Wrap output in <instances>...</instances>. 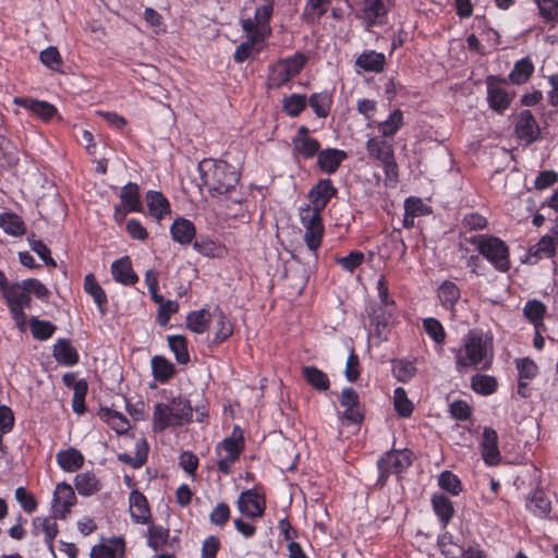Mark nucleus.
Here are the masks:
<instances>
[{
	"mask_svg": "<svg viewBox=\"0 0 558 558\" xmlns=\"http://www.w3.org/2000/svg\"><path fill=\"white\" fill-rule=\"evenodd\" d=\"M526 509L538 518H547L551 512V501L546 493L536 487L527 497Z\"/></svg>",
	"mask_w": 558,
	"mask_h": 558,
	"instance_id": "obj_24",
	"label": "nucleus"
},
{
	"mask_svg": "<svg viewBox=\"0 0 558 558\" xmlns=\"http://www.w3.org/2000/svg\"><path fill=\"white\" fill-rule=\"evenodd\" d=\"M111 274L117 282L124 286H132L137 282L138 277L132 268V262L129 256H123L111 265Z\"/></svg>",
	"mask_w": 558,
	"mask_h": 558,
	"instance_id": "obj_25",
	"label": "nucleus"
},
{
	"mask_svg": "<svg viewBox=\"0 0 558 558\" xmlns=\"http://www.w3.org/2000/svg\"><path fill=\"white\" fill-rule=\"evenodd\" d=\"M316 158L317 167L323 173L333 174L348 158V154L345 150L338 148H325L319 151Z\"/></svg>",
	"mask_w": 558,
	"mask_h": 558,
	"instance_id": "obj_16",
	"label": "nucleus"
},
{
	"mask_svg": "<svg viewBox=\"0 0 558 558\" xmlns=\"http://www.w3.org/2000/svg\"><path fill=\"white\" fill-rule=\"evenodd\" d=\"M146 202L150 215L158 220L171 213L170 203L160 192L149 191L146 195Z\"/></svg>",
	"mask_w": 558,
	"mask_h": 558,
	"instance_id": "obj_38",
	"label": "nucleus"
},
{
	"mask_svg": "<svg viewBox=\"0 0 558 558\" xmlns=\"http://www.w3.org/2000/svg\"><path fill=\"white\" fill-rule=\"evenodd\" d=\"M393 377L400 383L410 381L416 374L415 365L405 360H396L392 362Z\"/></svg>",
	"mask_w": 558,
	"mask_h": 558,
	"instance_id": "obj_59",
	"label": "nucleus"
},
{
	"mask_svg": "<svg viewBox=\"0 0 558 558\" xmlns=\"http://www.w3.org/2000/svg\"><path fill=\"white\" fill-rule=\"evenodd\" d=\"M413 463V452L410 449H390L377 460L378 477L376 485L383 488L391 475H400Z\"/></svg>",
	"mask_w": 558,
	"mask_h": 558,
	"instance_id": "obj_5",
	"label": "nucleus"
},
{
	"mask_svg": "<svg viewBox=\"0 0 558 558\" xmlns=\"http://www.w3.org/2000/svg\"><path fill=\"white\" fill-rule=\"evenodd\" d=\"M488 219L478 213H469L463 216L460 222V234L482 231L487 229Z\"/></svg>",
	"mask_w": 558,
	"mask_h": 558,
	"instance_id": "obj_50",
	"label": "nucleus"
},
{
	"mask_svg": "<svg viewBox=\"0 0 558 558\" xmlns=\"http://www.w3.org/2000/svg\"><path fill=\"white\" fill-rule=\"evenodd\" d=\"M174 399H171L170 402H157L155 404L154 414H153V426L155 432H162L167 427L171 426L174 412L173 407Z\"/></svg>",
	"mask_w": 558,
	"mask_h": 558,
	"instance_id": "obj_29",
	"label": "nucleus"
},
{
	"mask_svg": "<svg viewBox=\"0 0 558 558\" xmlns=\"http://www.w3.org/2000/svg\"><path fill=\"white\" fill-rule=\"evenodd\" d=\"M485 85L488 108L497 114H505L514 100L515 92L507 89V78L501 75H487Z\"/></svg>",
	"mask_w": 558,
	"mask_h": 558,
	"instance_id": "obj_7",
	"label": "nucleus"
},
{
	"mask_svg": "<svg viewBox=\"0 0 558 558\" xmlns=\"http://www.w3.org/2000/svg\"><path fill=\"white\" fill-rule=\"evenodd\" d=\"M194 170L211 197L226 196L234 204L244 201V194L238 189L241 174L234 166L222 159L205 158Z\"/></svg>",
	"mask_w": 558,
	"mask_h": 558,
	"instance_id": "obj_2",
	"label": "nucleus"
},
{
	"mask_svg": "<svg viewBox=\"0 0 558 558\" xmlns=\"http://www.w3.org/2000/svg\"><path fill=\"white\" fill-rule=\"evenodd\" d=\"M148 456V444L146 439L142 438L136 441L135 445V456H131L129 453H119L118 460L122 463L131 465L133 469L142 468L146 461Z\"/></svg>",
	"mask_w": 558,
	"mask_h": 558,
	"instance_id": "obj_41",
	"label": "nucleus"
},
{
	"mask_svg": "<svg viewBox=\"0 0 558 558\" xmlns=\"http://www.w3.org/2000/svg\"><path fill=\"white\" fill-rule=\"evenodd\" d=\"M514 364L519 379L533 380L538 375V365L531 357L515 359Z\"/></svg>",
	"mask_w": 558,
	"mask_h": 558,
	"instance_id": "obj_60",
	"label": "nucleus"
},
{
	"mask_svg": "<svg viewBox=\"0 0 558 558\" xmlns=\"http://www.w3.org/2000/svg\"><path fill=\"white\" fill-rule=\"evenodd\" d=\"M211 320H214V338L215 345L221 344L233 335V325L228 316L219 308L213 311Z\"/></svg>",
	"mask_w": 558,
	"mask_h": 558,
	"instance_id": "obj_20",
	"label": "nucleus"
},
{
	"mask_svg": "<svg viewBox=\"0 0 558 558\" xmlns=\"http://www.w3.org/2000/svg\"><path fill=\"white\" fill-rule=\"evenodd\" d=\"M464 242L476 247L496 271L506 274L511 269V257L509 245L499 236L483 233L465 236Z\"/></svg>",
	"mask_w": 558,
	"mask_h": 558,
	"instance_id": "obj_3",
	"label": "nucleus"
},
{
	"mask_svg": "<svg viewBox=\"0 0 558 558\" xmlns=\"http://www.w3.org/2000/svg\"><path fill=\"white\" fill-rule=\"evenodd\" d=\"M437 299L441 307L454 315L457 304L461 299V289L451 280H444L436 290Z\"/></svg>",
	"mask_w": 558,
	"mask_h": 558,
	"instance_id": "obj_17",
	"label": "nucleus"
},
{
	"mask_svg": "<svg viewBox=\"0 0 558 558\" xmlns=\"http://www.w3.org/2000/svg\"><path fill=\"white\" fill-rule=\"evenodd\" d=\"M558 248V222L544 234L534 245L529 247L527 254L534 257L535 262L544 258L551 259L556 256Z\"/></svg>",
	"mask_w": 558,
	"mask_h": 558,
	"instance_id": "obj_12",
	"label": "nucleus"
},
{
	"mask_svg": "<svg viewBox=\"0 0 558 558\" xmlns=\"http://www.w3.org/2000/svg\"><path fill=\"white\" fill-rule=\"evenodd\" d=\"M54 514L52 517H36L33 519V527H34V535H39L43 533L45 535V542L50 543L53 542L56 536L59 533L58 524L56 522Z\"/></svg>",
	"mask_w": 558,
	"mask_h": 558,
	"instance_id": "obj_36",
	"label": "nucleus"
},
{
	"mask_svg": "<svg viewBox=\"0 0 558 558\" xmlns=\"http://www.w3.org/2000/svg\"><path fill=\"white\" fill-rule=\"evenodd\" d=\"M99 416L118 434H125L131 428L129 420L122 413L116 410L101 408Z\"/></svg>",
	"mask_w": 558,
	"mask_h": 558,
	"instance_id": "obj_43",
	"label": "nucleus"
},
{
	"mask_svg": "<svg viewBox=\"0 0 558 558\" xmlns=\"http://www.w3.org/2000/svg\"><path fill=\"white\" fill-rule=\"evenodd\" d=\"M84 290L92 295L99 311L104 314L107 305V295L104 289L97 282L93 274H88L84 278Z\"/></svg>",
	"mask_w": 558,
	"mask_h": 558,
	"instance_id": "obj_46",
	"label": "nucleus"
},
{
	"mask_svg": "<svg viewBox=\"0 0 558 558\" xmlns=\"http://www.w3.org/2000/svg\"><path fill=\"white\" fill-rule=\"evenodd\" d=\"M386 65V57L383 52L368 49L364 50L356 59L355 66L363 72L381 73Z\"/></svg>",
	"mask_w": 558,
	"mask_h": 558,
	"instance_id": "obj_23",
	"label": "nucleus"
},
{
	"mask_svg": "<svg viewBox=\"0 0 558 558\" xmlns=\"http://www.w3.org/2000/svg\"><path fill=\"white\" fill-rule=\"evenodd\" d=\"M523 314L530 323L541 324L546 315V306L539 300H529L523 307Z\"/></svg>",
	"mask_w": 558,
	"mask_h": 558,
	"instance_id": "obj_61",
	"label": "nucleus"
},
{
	"mask_svg": "<svg viewBox=\"0 0 558 558\" xmlns=\"http://www.w3.org/2000/svg\"><path fill=\"white\" fill-rule=\"evenodd\" d=\"M333 0H307L303 10V19L307 24H316L327 13Z\"/></svg>",
	"mask_w": 558,
	"mask_h": 558,
	"instance_id": "obj_39",
	"label": "nucleus"
},
{
	"mask_svg": "<svg viewBox=\"0 0 558 558\" xmlns=\"http://www.w3.org/2000/svg\"><path fill=\"white\" fill-rule=\"evenodd\" d=\"M545 22L558 23V0H534Z\"/></svg>",
	"mask_w": 558,
	"mask_h": 558,
	"instance_id": "obj_64",
	"label": "nucleus"
},
{
	"mask_svg": "<svg viewBox=\"0 0 558 558\" xmlns=\"http://www.w3.org/2000/svg\"><path fill=\"white\" fill-rule=\"evenodd\" d=\"M393 409L399 417L408 418L414 411L413 402L408 398L403 387H397L393 390Z\"/></svg>",
	"mask_w": 558,
	"mask_h": 558,
	"instance_id": "obj_49",
	"label": "nucleus"
},
{
	"mask_svg": "<svg viewBox=\"0 0 558 558\" xmlns=\"http://www.w3.org/2000/svg\"><path fill=\"white\" fill-rule=\"evenodd\" d=\"M56 329L57 327L48 320H40L36 317L31 318L32 335L37 340L49 339Z\"/></svg>",
	"mask_w": 558,
	"mask_h": 558,
	"instance_id": "obj_62",
	"label": "nucleus"
},
{
	"mask_svg": "<svg viewBox=\"0 0 558 558\" xmlns=\"http://www.w3.org/2000/svg\"><path fill=\"white\" fill-rule=\"evenodd\" d=\"M196 238L195 225L185 218L177 217V243L191 244Z\"/></svg>",
	"mask_w": 558,
	"mask_h": 558,
	"instance_id": "obj_58",
	"label": "nucleus"
},
{
	"mask_svg": "<svg viewBox=\"0 0 558 558\" xmlns=\"http://www.w3.org/2000/svg\"><path fill=\"white\" fill-rule=\"evenodd\" d=\"M213 313L206 310L191 312L186 316L187 328L195 333H204L209 327Z\"/></svg>",
	"mask_w": 558,
	"mask_h": 558,
	"instance_id": "obj_48",
	"label": "nucleus"
},
{
	"mask_svg": "<svg viewBox=\"0 0 558 558\" xmlns=\"http://www.w3.org/2000/svg\"><path fill=\"white\" fill-rule=\"evenodd\" d=\"M0 227L5 233L14 236L23 235L26 231L23 220L13 213L0 215Z\"/></svg>",
	"mask_w": 558,
	"mask_h": 558,
	"instance_id": "obj_53",
	"label": "nucleus"
},
{
	"mask_svg": "<svg viewBox=\"0 0 558 558\" xmlns=\"http://www.w3.org/2000/svg\"><path fill=\"white\" fill-rule=\"evenodd\" d=\"M150 364L154 378L160 383H166L174 374V365L161 355H155Z\"/></svg>",
	"mask_w": 558,
	"mask_h": 558,
	"instance_id": "obj_51",
	"label": "nucleus"
},
{
	"mask_svg": "<svg viewBox=\"0 0 558 558\" xmlns=\"http://www.w3.org/2000/svg\"><path fill=\"white\" fill-rule=\"evenodd\" d=\"M471 389L481 396H490L498 389L496 377L486 374H475L471 377Z\"/></svg>",
	"mask_w": 558,
	"mask_h": 558,
	"instance_id": "obj_42",
	"label": "nucleus"
},
{
	"mask_svg": "<svg viewBox=\"0 0 558 558\" xmlns=\"http://www.w3.org/2000/svg\"><path fill=\"white\" fill-rule=\"evenodd\" d=\"M361 19L369 26H380L387 22V16L391 8V0H362Z\"/></svg>",
	"mask_w": 558,
	"mask_h": 558,
	"instance_id": "obj_8",
	"label": "nucleus"
},
{
	"mask_svg": "<svg viewBox=\"0 0 558 558\" xmlns=\"http://www.w3.org/2000/svg\"><path fill=\"white\" fill-rule=\"evenodd\" d=\"M366 150L369 157L380 162L386 179L390 182L397 183L399 178V167L396 161L392 141L380 135L372 136L366 142Z\"/></svg>",
	"mask_w": 558,
	"mask_h": 558,
	"instance_id": "obj_6",
	"label": "nucleus"
},
{
	"mask_svg": "<svg viewBox=\"0 0 558 558\" xmlns=\"http://www.w3.org/2000/svg\"><path fill=\"white\" fill-rule=\"evenodd\" d=\"M76 502V496L71 485L66 483H59L56 486L52 498V510L59 519H65L70 512L71 507Z\"/></svg>",
	"mask_w": 558,
	"mask_h": 558,
	"instance_id": "obj_14",
	"label": "nucleus"
},
{
	"mask_svg": "<svg viewBox=\"0 0 558 558\" xmlns=\"http://www.w3.org/2000/svg\"><path fill=\"white\" fill-rule=\"evenodd\" d=\"M274 14V4L271 2H266L255 9L254 17L251 19V22L255 27L262 28L264 32H272L270 26V20Z\"/></svg>",
	"mask_w": 558,
	"mask_h": 558,
	"instance_id": "obj_54",
	"label": "nucleus"
},
{
	"mask_svg": "<svg viewBox=\"0 0 558 558\" xmlns=\"http://www.w3.org/2000/svg\"><path fill=\"white\" fill-rule=\"evenodd\" d=\"M404 125L403 111L399 108L393 109L385 121L378 122L377 128L380 136L393 140L395 135Z\"/></svg>",
	"mask_w": 558,
	"mask_h": 558,
	"instance_id": "obj_32",
	"label": "nucleus"
},
{
	"mask_svg": "<svg viewBox=\"0 0 558 558\" xmlns=\"http://www.w3.org/2000/svg\"><path fill=\"white\" fill-rule=\"evenodd\" d=\"M53 357L64 366H73L80 360L77 350L71 344V341L62 338L58 339L53 345Z\"/></svg>",
	"mask_w": 558,
	"mask_h": 558,
	"instance_id": "obj_28",
	"label": "nucleus"
},
{
	"mask_svg": "<svg viewBox=\"0 0 558 558\" xmlns=\"http://www.w3.org/2000/svg\"><path fill=\"white\" fill-rule=\"evenodd\" d=\"M74 483L77 493L82 496H90L100 489L98 478L90 472L77 474Z\"/></svg>",
	"mask_w": 558,
	"mask_h": 558,
	"instance_id": "obj_47",
	"label": "nucleus"
},
{
	"mask_svg": "<svg viewBox=\"0 0 558 558\" xmlns=\"http://www.w3.org/2000/svg\"><path fill=\"white\" fill-rule=\"evenodd\" d=\"M302 375L305 381L318 391H326L330 387L328 375L316 366H304Z\"/></svg>",
	"mask_w": 558,
	"mask_h": 558,
	"instance_id": "obj_40",
	"label": "nucleus"
},
{
	"mask_svg": "<svg viewBox=\"0 0 558 558\" xmlns=\"http://www.w3.org/2000/svg\"><path fill=\"white\" fill-rule=\"evenodd\" d=\"M7 301L8 306H31V295L26 290L24 280L10 286L9 289L2 294Z\"/></svg>",
	"mask_w": 558,
	"mask_h": 558,
	"instance_id": "obj_35",
	"label": "nucleus"
},
{
	"mask_svg": "<svg viewBox=\"0 0 558 558\" xmlns=\"http://www.w3.org/2000/svg\"><path fill=\"white\" fill-rule=\"evenodd\" d=\"M239 511L247 518H260L266 509V498L255 489L242 492L238 498Z\"/></svg>",
	"mask_w": 558,
	"mask_h": 558,
	"instance_id": "obj_10",
	"label": "nucleus"
},
{
	"mask_svg": "<svg viewBox=\"0 0 558 558\" xmlns=\"http://www.w3.org/2000/svg\"><path fill=\"white\" fill-rule=\"evenodd\" d=\"M432 508L442 529H447L448 524L454 517V507L451 499L444 494H434L430 499Z\"/></svg>",
	"mask_w": 558,
	"mask_h": 558,
	"instance_id": "obj_18",
	"label": "nucleus"
},
{
	"mask_svg": "<svg viewBox=\"0 0 558 558\" xmlns=\"http://www.w3.org/2000/svg\"><path fill=\"white\" fill-rule=\"evenodd\" d=\"M182 192L191 202H197L204 198L205 184L199 179V175L190 174L181 179Z\"/></svg>",
	"mask_w": 558,
	"mask_h": 558,
	"instance_id": "obj_44",
	"label": "nucleus"
},
{
	"mask_svg": "<svg viewBox=\"0 0 558 558\" xmlns=\"http://www.w3.org/2000/svg\"><path fill=\"white\" fill-rule=\"evenodd\" d=\"M450 351L459 374L471 369L488 371L494 360V337L490 331L473 328L461 338L460 345Z\"/></svg>",
	"mask_w": 558,
	"mask_h": 558,
	"instance_id": "obj_1",
	"label": "nucleus"
},
{
	"mask_svg": "<svg viewBox=\"0 0 558 558\" xmlns=\"http://www.w3.org/2000/svg\"><path fill=\"white\" fill-rule=\"evenodd\" d=\"M422 325L424 331L435 342V344L444 345L446 341V330L442 324L437 318H424Z\"/></svg>",
	"mask_w": 558,
	"mask_h": 558,
	"instance_id": "obj_55",
	"label": "nucleus"
},
{
	"mask_svg": "<svg viewBox=\"0 0 558 558\" xmlns=\"http://www.w3.org/2000/svg\"><path fill=\"white\" fill-rule=\"evenodd\" d=\"M293 153L305 160L317 157L322 150L319 141L315 137L292 138Z\"/></svg>",
	"mask_w": 558,
	"mask_h": 558,
	"instance_id": "obj_34",
	"label": "nucleus"
},
{
	"mask_svg": "<svg viewBox=\"0 0 558 558\" xmlns=\"http://www.w3.org/2000/svg\"><path fill=\"white\" fill-rule=\"evenodd\" d=\"M122 204L129 211H142L143 206L140 201L138 185L136 183L129 182L121 190L120 194Z\"/></svg>",
	"mask_w": 558,
	"mask_h": 558,
	"instance_id": "obj_52",
	"label": "nucleus"
},
{
	"mask_svg": "<svg viewBox=\"0 0 558 558\" xmlns=\"http://www.w3.org/2000/svg\"><path fill=\"white\" fill-rule=\"evenodd\" d=\"M448 412L457 421H468L472 417L473 408L465 400L458 399L449 403Z\"/></svg>",
	"mask_w": 558,
	"mask_h": 558,
	"instance_id": "obj_63",
	"label": "nucleus"
},
{
	"mask_svg": "<svg viewBox=\"0 0 558 558\" xmlns=\"http://www.w3.org/2000/svg\"><path fill=\"white\" fill-rule=\"evenodd\" d=\"M125 544L121 537H113L106 544H99L92 548V558H118L124 555Z\"/></svg>",
	"mask_w": 558,
	"mask_h": 558,
	"instance_id": "obj_30",
	"label": "nucleus"
},
{
	"mask_svg": "<svg viewBox=\"0 0 558 558\" xmlns=\"http://www.w3.org/2000/svg\"><path fill=\"white\" fill-rule=\"evenodd\" d=\"M333 95L329 90L313 93L307 98V105L312 108L315 116L319 119H326L331 111Z\"/></svg>",
	"mask_w": 558,
	"mask_h": 558,
	"instance_id": "obj_27",
	"label": "nucleus"
},
{
	"mask_svg": "<svg viewBox=\"0 0 558 558\" xmlns=\"http://www.w3.org/2000/svg\"><path fill=\"white\" fill-rule=\"evenodd\" d=\"M14 104L29 110L45 122L57 114V108L48 101L16 97Z\"/></svg>",
	"mask_w": 558,
	"mask_h": 558,
	"instance_id": "obj_22",
	"label": "nucleus"
},
{
	"mask_svg": "<svg viewBox=\"0 0 558 558\" xmlns=\"http://www.w3.org/2000/svg\"><path fill=\"white\" fill-rule=\"evenodd\" d=\"M307 107L305 94L293 93L282 99V110L290 118L299 117Z\"/></svg>",
	"mask_w": 558,
	"mask_h": 558,
	"instance_id": "obj_45",
	"label": "nucleus"
},
{
	"mask_svg": "<svg viewBox=\"0 0 558 558\" xmlns=\"http://www.w3.org/2000/svg\"><path fill=\"white\" fill-rule=\"evenodd\" d=\"M438 486L452 496H458L463 490L462 482L458 475L448 470L439 474Z\"/></svg>",
	"mask_w": 558,
	"mask_h": 558,
	"instance_id": "obj_56",
	"label": "nucleus"
},
{
	"mask_svg": "<svg viewBox=\"0 0 558 558\" xmlns=\"http://www.w3.org/2000/svg\"><path fill=\"white\" fill-rule=\"evenodd\" d=\"M340 405L344 408L342 418L353 423L361 424L364 420V409L360 402L359 393L351 387L342 389L340 398Z\"/></svg>",
	"mask_w": 558,
	"mask_h": 558,
	"instance_id": "obj_9",
	"label": "nucleus"
},
{
	"mask_svg": "<svg viewBox=\"0 0 558 558\" xmlns=\"http://www.w3.org/2000/svg\"><path fill=\"white\" fill-rule=\"evenodd\" d=\"M445 531L437 536V546L445 558H464V546L459 544L454 536Z\"/></svg>",
	"mask_w": 558,
	"mask_h": 558,
	"instance_id": "obj_26",
	"label": "nucleus"
},
{
	"mask_svg": "<svg viewBox=\"0 0 558 558\" xmlns=\"http://www.w3.org/2000/svg\"><path fill=\"white\" fill-rule=\"evenodd\" d=\"M241 27L246 36L245 41L257 49L260 48V51H263L266 47L265 41L270 37L271 33L267 31L264 32L262 28H258V26L255 27L251 22V17L241 20Z\"/></svg>",
	"mask_w": 558,
	"mask_h": 558,
	"instance_id": "obj_33",
	"label": "nucleus"
},
{
	"mask_svg": "<svg viewBox=\"0 0 558 558\" xmlns=\"http://www.w3.org/2000/svg\"><path fill=\"white\" fill-rule=\"evenodd\" d=\"M130 513L135 523L145 524L151 517L146 497L137 489H133L129 497Z\"/></svg>",
	"mask_w": 558,
	"mask_h": 558,
	"instance_id": "obj_21",
	"label": "nucleus"
},
{
	"mask_svg": "<svg viewBox=\"0 0 558 558\" xmlns=\"http://www.w3.org/2000/svg\"><path fill=\"white\" fill-rule=\"evenodd\" d=\"M535 70L534 63L530 57H524L518 60L510 73L508 74L507 82L514 85L525 84L533 75Z\"/></svg>",
	"mask_w": 558,
	"mask_h": 558,
	"instance_id": "obj_31",
	"label": "nucleus"
},
{
	"mask_svg": "<svg viewBox=\"0 0 558 558\" xmlns=\"http://www.w3.org/2000/svg\"><path fill=\"white\" fill-rule=\"evenodd\" d=\"M481 453L486 465L495 466L499 464L498 434L493 427H484L483 429Z\"/></svg>",
	"mask_w": 558,
	"mask_h": 558,
	"instance_id": "obj_15",
	"label": "nucleus"
},
{
	"mask_svg": "<svg viewBox=\"0 0 558 558\" xmlns=\"http://www.w3.org/2000/svg\"><path fill=\"white\" fill-rule=\"evenodd\" d=\"M56 458L59 466L65 472H75L84 463L83 454L75 448L59 451Z\"/></svg>",
	"mask_w": 558,
	"mask_h": 558,
	"instance_id": "obj_37",
	"label": "nucleus"
},
{
	"mask_svg": "<svg viewBox=\"0 0 558 558\" xmlns=\"http://www.w3.org/2000/svg\"><path fill=\"white\" fill-rule=\"evenodd\" d=\"M338 190L331 179H319L308 192L311 205L316 210H324L332 197L337 196Z\"/></svg>",
	"mask_w": 558,
	"mask_h": 558,
	"instance_id": "obj_13",
	"label": "nucleus"
},
{
	"mask_svg": "<svg viewBox=\"0 0 558 558\" xmlns=\"http://www.w3.org/2000/svg\"><path fill=\"white\" fill-rule=\"evenodd\" d=\"M293 77L294 76L291 74V72L279 60L270 69V73L268 76L269 86L272 88H280L287 85Z\"/></svg>",
	"mask_w": 558,
	"mask_h": 558,
	"instance_id": "obj_57",
	"label": "nucleus"
},
{
	"mask_svg": "<svg viewBox=\"0 0 558 558\" xmlns=\"http://www.w3.org/2000/svg\"><path fill=\"white\" fill-rule=\"evenodd\" d=\"M396 310L377 306L369 314L371 324L374 326L375 336L379 339H387L389 326L393 320Z\"/></svg>",
	"mask_w": 558,
	"mask_h": 558,
	"instance_id": "obj_19",
	"label": "nucleus"
},
{
	"mask_svg": "<svg viewBox=\"0 0 558 558\" xmlns=\"http://www.w3.org/2000/svg\"><path fill=\"white\" fill-rule=\"evenodd\" d=\"M244 450V432L239 425H234L231 435L215 447V454L218 457L217 471L223 475L231 474L233 464L239 461Z\"/></svg>",
	"mask_w": 558,
	"mask_h": 558,
	"instance_id": "obj_4",
	"label": "nucleus"
},
{
	"mask_svg": "<svg viewBox=\"0 0 558 558\" xmlns=\"http://www.w3.org/2000/svg\"><path fill=\"white\" fill-rule=\"evenodd\" d=\"M514 132L519 140L530 145L541 137L539 125L531 110H522L517 119Z\"/></svg>",
	"mask_w": 558,
	"mask_h": 558,
	"instance_id": "obj_11",
	"label": "nucleus"
}]
</instances>
